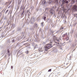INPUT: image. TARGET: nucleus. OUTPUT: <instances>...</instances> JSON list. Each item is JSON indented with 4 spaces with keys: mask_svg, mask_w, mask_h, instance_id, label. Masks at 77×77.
Wrapping results in <instances>:
<instances>
[{
    "mask_svg": "<svg viewBox=\"0 0 77 77\" xmlns=\"http://www.w3.org/2000/svg\"><path fill=\"white\" fill-rule=\"evenodd\" d=\"M8 11H9V10H7V11L6 12V13H7L8 12Z\"/></svg>",
    "mask_w": 77,
    "mask_h": 77,
    "instance_id": "obj_10",
    "label": "nucleus"
},
{
    "mask_svg": "<svg viewBox=\"0 0 77 77\" xmlns=\"http://www.w3.org/2000/svg\"><path fill=\"white\" fill-rule=\"evenodd\" d=\"M74 2H75L74 0H72V1L71 3L72 4H73V3H74Z\"/></svg>",
    "mask_w": 77,
    "mask_h": 77,
    "instance_id": "obj_5",
    "label": "nucleus"
},
{
    "mask_svg": "<svg viewBox=\"0 0 77 77\" xmlns=\"http://www.w3.org/2000/svg\"><path fill=\"white\" fill-rule=\"evenodd\" d=\"M26 53H27H27H28V51H26Z\"/></svg>",
    "mask_w": 77,
    "mask_h": 77,
    "instance_id": "obj_13",
    "label": "nucleus"
},
{
    "mask_svg": "<svg viewBox=\"0 0 77 77\" xmlns=\"http://www.w3.org/2000/svg\"><path fill=\"white\" fill-rule=\"evenodd\" d=\"M51 71V69H49L48 70V72H50Z\"/></svg>",
    "mask_w": 77,
    "mask_h": 77,
    "instance_id": "obj_9",
    "label": "nucleus"
},
{
    "mask_svg": "<svg viewBox=\"0 0 77 77\" xmlns=\"http://www.w3.org/2000/svg\"><path fill=\"white\" fill-rule=\"evenodd\" d=\"M51 43H52V42H51Z\"/></svg>",
    "mask_w": 77,
    "mask_h": 77,
    "instance_id": "obj_16",
    "label": "nucleus"
},
{
    "mask_svg": "<svg viewBox=\"0 0 77 77\" xmlns=\"http://www.w3.org/2000/svg\"><path fill=\"white\" fill-rule=\"evenodd\" d=\"M58 44H59V43H58Z\"/></svg>",
    "mask_w": 77,
    "mask_h": 77,
    "instance_id": "obj_17",
    "label": "nucleus"
},
{
    "mask_svg": "<svg viewBox=\"0 0 77 77\" xmlns=\"http://www.w3.org/2000/svg\"><path fill=\"white\" fill-rule=\"evenodd\" d=\"M62 29H63V27H62Z\"/></svg>",
    "mask_w": 77,
    "mask_h": 77,
    "instance_id": "obj_15",
    "label": "nucleus"
},
{
    "mask_svg": "<svg viewBox=\"0 0 77 77\" xmlns=\"http://www.w3.org/2000/svg\"><path fill=\"white\" fill-rule=\"evenodd\" d=\"M45 51H47V49H45Z\"/></svg>",
    "mask_w": 77,
    "mask_h": 77,
    "instance_id": "obj_12",
    "label": "nucleus"
},
{
    "mask_svg": "<svg viewBox=\"0 0 77 77\" xmlns=\"http://www.w3.org/2000/svg\"><path fill=\"white\" fill-rule=\"evenodd\" d=\"M68 36V34L67 33H65V34H63L62 36V37L63 38H66Z\"/></svg>",
    "mask_w": 77,
    "mask_h": 77,
    "instance_id": "obj_3",
    "label": "nucleus"
},
{
    "mask_svg": "<svg viewBox=\"0 0 77 77\" xmlns=\"http://www.w3.org/2000/svg\"><path fill=\"white\" fill-rule=\"evenodd\" d=\"M7 51H8V53H9L10 52V51H9V50L8 49Z\"/></svg>",
    "mask_w": 77,
    "mask_h": 77,
    "instance_id": "obj_8",
    "label": "nucleus"
},
{
    "mask_svg": "<svg viewBox=\"0 0 77 77\" xmlns=\"http://www.w3.org/2000/svg\"><path fill=\"white\" fill-rule=\"evenodd\" d=\"M12 68H13V66H11V69H12Z\"/></svg>",
    "mask_w": 77,
    "mask_h": 77,
    "instance_id": "obj_11",
    "label": "nucleus"
},
{
    "mask_svg": "<svg viewBox=\"0 0 77 77\" xmlns=\"http://www.w3.org/2000/svg\"><path fill=\"white\" fill-rule=\"evenodd\" d=\"M66 38H65V39H66V41H68V40H69V38H68V36H67V37H66Z\"/></svg>",
    "mask_w": 77,
    "mask_h": 77,
    "instance_id": "obj_4",
    "label": "nucleus"
},
{
    "mask_svg": "<svg viewBox=\"0 0 77 77\" xmlns=\"http://www.w3.org/2000/svg\"><path fill=\"white\" fill-rule=\"evenodd\" d=\"M44 20L45 21V20H46V17H44Z\"/></svg>",
    "mask_w": 77,
    "mask_h": 77,
    "instance_id": "obj_7",
    "label": "nucleus"
},
{
    "mask_svg": "<svg viewBox=\"0 0 77 77\" xmlns=\"http://www.w3.org/2000/svg\"><path fill=\"white\" fill-rule=\"evenodd\" d=\"M52 47H53V46H52L51 44H48L45 47V49H47V50H48V49H50V48H51Z\"/></svg>",
    "mask_w": 77,
    "mask_h": 77,
    "instance_id": "obj_1",
    "label": "nucleus"
},
{
    "mask_svg": "<svg viewBox=\"0 0 77 77\" xmlns=\"http://www.w3.org/2000/svg\"><path fill=\"white\" fill-rule=\"evenodd\" d=\"M69 1V0H66V3H68Z\"/></svg>",
    "mask_w": 77,
    "mask_h": 77,
    "instance_id": "obj_6",
    "label": "nucleus"
},
{
    "mask_svg": "<svg viewBox=\"0 0 77 77\" xmlns=\"http://www.w3.org/2000/svg\"><path fill=\"white\" fill-rule=\"evenodd\" d=\"M51 14H53V12H51Z\"/></svg>",
    "mask_w": 77,
    "mask_h": 77,
    "instance_id": "obj_14",
    "label": "nucleus"
},
{
    "mask_svg": "<svg viewBox=\"0 0 77 77\" xmlns=\"http://www.w3.org/2000/svg\"><path fill=\"white\" fill-rule=\"evenodd\" d=\"M72 9L74 11H77V6L76 5H73V7L72 8Z\"/></svg>",
    "mask_w": 77,
    "mask_h": 77,
    "instance_id": "obj_2",
    "label": "nucleus"
}]
</instances>
